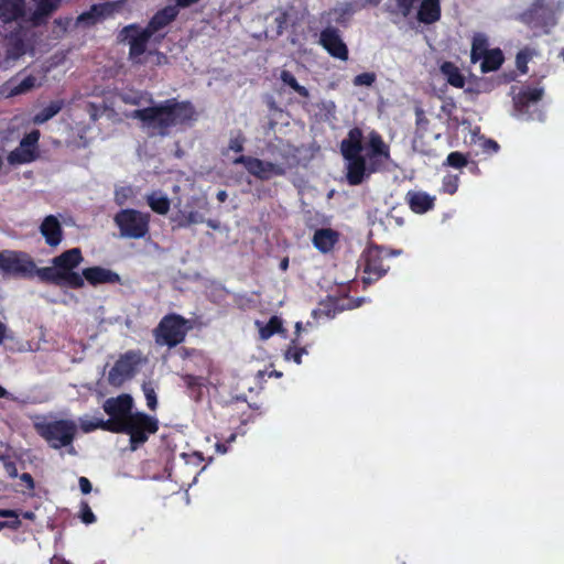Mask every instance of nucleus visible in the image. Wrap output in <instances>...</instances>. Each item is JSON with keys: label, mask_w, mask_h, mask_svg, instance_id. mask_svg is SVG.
<instances>
[{"label": "nucleus", "mask_w": 564, "mask_h": 564, "mask_svg": "<svg viewBox=\"0 0 564 564\" xmlns=\"http://www.w3.org/2000/svg\"><path fill=\"white\" fill-rule=\"evenodd\" d=\"M280 78L285 85L290 86L300 96L305 98L310 96L308 90L304 86L300 85L295 77L289 70H282Z\"/></svg>", "instance_id": "f704fd0d"}, {"label": "nucleus", "mask_w": 564, "mask_h": 564, "mask_svg": "<svg viewBox=\"0 0 564 564\" xmlns=\"http://www.w3.org/2000/svg\"><path fill=\"white\" fill-rule=\"evenodd\" d=\"M79 425L85 433H89L98 429L107 431V423L102 419H89L87 416L80 417Z\"/></svg>", "instance_id": "c9c22d12"}, {"label": "nucleus", "mask_w": 564, "mask_h": 564, "mask_svg": "<svg viewBox=\"0 0 564 564\" xmlns=\"http://www.w3.org/2000/svg\"><path fill=\"white\" fill-rule=\"evenodd\" d=\"M295 328H296V333H300L301 332V328H302V323L297 322L295 324Z\"/></svg>", "instance_id": "69168bd1"}, {"label": "nucleus", "mask_w": 564, "mask_h": 564, "mask_svg": "<svg viewBox=\"0 0 564 564\" xmlns=\"http://www.w3.org/2000/svg\"><path fill=\"white\" fill-rule=\"evenodd\" d=\"M545 75L536 78L531 77V82L523 84L518 93L512 97L513 107L519 116L525 117L530 120L543 121L545 112L539 108V104L544 97L545 88L542 85V79Z\"/></svg>", "instance_id": "39448f33"}, {"label": "nucleus", "mask_w": 564, "mask_h": 564, "mask_svg": "<svg viewBox=\"0 0 564 564\" xmlns=\"http://www.w3.org/2000/svg\"><path fill=\"white\" fill-rule=\"evenodd\" d=\"M376 78H377V76L375 73L367 72V73L357 75L354 78L352 83L355 86L370 87L376 82Z\"/></svg>", "instance_id": "79ce46f5"}, {"label": "nucleus", "mask_w": 564, "mask_h": 564, "mask_svg": "<svg viewBox=\"0 0 564 564\" xmlns=\"http://www.w3.org/2000/svg\"><path fill=\"white\" fill-rule=\"evenodd\" d=\"M338 240V234L329 228H322L315 231L313 243L322 252L332 250Z\"/></svg>", "instance_id": "a878e982"}, {"label": "nucleus", "mask_w": 564, "mask_h": 564, "mask_svg": "<svg viewBox=\"0 0 564 564\" xmlns=\"http://www.w3.org/2000/svg\"><path fill=\"white\" fill-rule=\"evenodd\" d=\"M4 467H6V470L7 473L11 476V477H17V468L13 464L11 463H6L4 464Z\"/></svg>", "instance_id": "6e6d98bb"}, {"label": "nucleus", "mask_w": 564, "mask_h": 564, "mask_svg": "<svg viewBox=\"0 0 564 564\" xmlns=\"http://www.w3.org/2000/svg\"><path fill=\"white\" fill-rule=\"evenodd\" d=\"M362 133L359 129H351L348 137L341 141V153L347 161V180L351 185L360 184L365 176L375 171V167L366 166L365 159L360 155Z\"/></svg>", "instance_id": "423d86ee"}, {"label": "nucleus", "mask_w": 564, "mask_h": 564, "mask_svg": "<svg viewBox=\"0 0 564 564\" xmlns=\"http://www.w3.org/2000/svg\"><path fill=\"white\" fill-rule=\"evenodd\" d=\"M142 390L147 400V405L151 410H155L158 405L155 387L152 382H148L142 386Z\"/></svg>", "instance_id": "58836bf2"}, {"label": "nucleus", "mask_w": 564, "mask_h": 564, "mask_svg": "<svg viewBox=\"0 0 564 564\" xmlns=\"http://www.w3.org/2000/svg\"><path fill=\"white\" fill-rule=\"evenodd\" d=\"M459 177L458 175L448 174L443 178V191L447 194L453 195L458 188Z\"/></svg>", "instance_id": "ea45409f"}, {"label": "nucleus", "mask_w": 564, "mask_h": 564, "mask_svg": "<svg viewBox=\"0 0 564 564\" xmlns=\"http://www.w3.org/2000/svg\"><path fill=\"white\" fill-rule=\"evenodd\" d=\"M25 45L22 40H13L10 42L7 50L6 66H9L11 62L17 61L20 56L25 54Z\"/></svg>", "instance_id": "473e14b6"}, {"label": "nucleus", "mask_w": 564, "mask_h": 564, "mask_svg": "<svg viewBox=\"0 0 564 564\" xmlns=\"http://www.w3.org/2000/svg\"><path fill=\"white\" fill-rule=\"evenodd\" d=\"M143 99H144L143 95H138V94H133V95L124 94V95H122V100L124 102H128V104L141 105Z\"/></svg>", "instance_id": "a18cd8bd"}, {"label": "nucleus", "mask_w": 564, "mask_h": 564, "mask_svg": "<svg viewBox=\"0 0 564 564\" xmlns=\"http://www.w3.org/2000/svg\"><path fill=\"white\" fill-rule=\"evenodd\" d=\"M62 101H53L33 117V122L41 124L53 118L62 109Z\"/></svg>", "instance_id": "2f4dec72"}, {"label": "nucleus", "mask_w": 564, "mask_h": 564, "mask_svg": "<svg viewBox=\"0 0 564 564\" xmlns=\"http://www.w3.org/2000/svg\"><path fill=\"white\" fill-rule=\"evenodd\" d=\"M110 11L108 4L94 6L89 11L84 12L77 19L78 24H94Z\"/></svg>", "instance_id": "c85d7f7f"}, {"label": "nucleus", "mask_w": 564, "mask_h": 564, "mask_svg": "<svg viewBox=\"0 0 564 564\" xmlns=\"http://www.w3.org/2000/svg\"><path fill=\"white\" fill-rule=\"evenodd\" d=\"M20 479L29 489H33L34 482L30 474H22Z\"/></svg>", "instance_id": "3c124183"}, {"label": "nucleus", "mask_w": 564, "mask_h": 564, "mask_svg": "<svg viewBox=\"0 0 564 564\" xmlns=\"http://www.w3.org/2000/svg\"><path fill=\"white\" fill-rule=\"evenodd\" d=\"M40 131L32 130L20 144L9 153L7 160L11 165L28 164L36 160L39 155Z\"/></svg>", "instance_id": "ddd939ff"}, {"label": "nucleus", "mask_w": 564, "mask_h": 564, "mask_svg": "<svg viewBox=\"0 0 564 564\" xmlns=\"http://www.w3.org/2000/svg\"><path fill=\"white\" fill-rule=\"evenodd\" d=\"M534 54V50L530 47H524L517 53L516 66L520 74L524 75L529 72L528 63L530 62Z\"/></svg>", "instance_id": "72a5a7b5"}, {"label": "nucleus", "mask_w": 564, "mask_h": 564, "mask_svg": "<svg viewBox=\"0 0 564 564\" xmlns=\"http://www.w3.org/2000/svg\"><path fill=\"white\" fill-rule=\"evenodd\" d=\"M23 518L25 519H29V520H33L35 518V514L31 511H26L23 513Z\"/></svg>", "instance_id": "e2e57ef3"}, {"label": "nucleus", "mask_w": 564, "mask_h": 564, "mask_svg": "<svg viewBox=\"0 0 564 564\" xmlns=\"http://www.w3.org/2000/svg\"><path fill=\"white\" fill-rule=\"evenodd\" d=\"M446 163L452 167L459 169L467 164V159L460 152H452L448 154Z\"/></svg>", "instance_id": "a19ab883"}, {"label": "nucleus", "mask_w": 564, "mask_h": 564, "mask_svg": "<svg viewBox=\"0 0 564 564\" xmlns=\"http://www.w3.org/2000/svg\"><path fill=\"white\" fill-rule=\"evenodd\" d=\"M176 2V8L177 7H181V8H186V7H189L191 4H194L196 2H198L199 0H174Z\"/></svg>", "instance_id": "5fc2aeb1"}, {"label": "nucleus", "mask_w": 564, "mask_h": 564, "mask_svg": "<svg viewBox=\"0 0 564 564\" xmlns=\"http://www.w3.org/2000/svg\"><path fill=\"white\" fill-rule=\"evenodd\" d=\"M234 163L243 165L251 175L263 181L284 174L282 165L252 156L240 155Z\"/></svg>", "instance_id": "4468645a"}, {"label": "nucleus", "mask_w": 564, "mask_h": 564, "mask_svg": "<svg viewBox=\"0 0 564 564\" xmlns=\"http://www.w3.org/2000/svg\"><path fill=\"white\" fill-rule=\"evenodd\" d=\"M398 12L402 14V17H408L412 10L414 0H395Z\"/></svg>", "instance_id": "c03bdc74"}, {"label": "nucleus", "mask_w": 564, "mask_h": 564, "mask_svg": "<svg viewBox=\"0 0 564 564\" xmlns=\"http://www.w3.org/2000/svg\"><path fill=\"white\" fill-rule=\"evenodd\" d=\"M488 39L480 33L473 37L470 61L473 64H480L481 73H488L494 69V53L488 48Z\"/></svg>", "instance_id": "dca6fc26"}, {"label": "nucleus", "mask_w": 564, "mask_h": 564, "mask_svg": "<svg viewBox=\"0 0 564 564\" xmlns=\"http://www.w3.org/2000/svg\"><path fill=\"white\" fill-rule=\"evenodd\" d=\"M191 328L189 321L184 317L176 314L167 315L155 328V340L159 345L174 347L184 340Z\"/></svg>", "instance_id": "1a4fd4ad"}, {"label": "nucleus", "mask_w": 564, "mask_h": 564, "mask_svg": "<svg viewBox=\"0 0 564 564\" xmlns=\"http://www.w3.org/2000/svg\"><path fill=\"white\" fill-rule=\"evenodd\" d=\"M84 258L79 248H73L64 251L52 259V265L40 268L37 278L42 282L67 286L70 289H80L84 286V279L80 273L74 271Z\"/></svg>", "instance_id": "7ed1b4c3"}, {"label": "nucleus", "mask_w": 564, "mask_h": 564, "mask_svg": "<svg viewBox=\"0 0 564 564\" xmlns=\"http://www.w3.org/2000/svg\"><path fill=\"white\" fill-rule=\"evenodd\" d=\"M319 43L335 58L346 61L348 50L343 42L338 31L334 28H327L321 33Z\"/></svg>", "instance_id": "a211bd4d"}, {"label": "nucleus", "mask_w": 564, "mask_h": 564, "mask_svg": "<svg viewBox=\"0 0 564 564\" xmlns=\"http://www.w3.org/2000/svg\"><path fill=\"white\" fill-rule=\"evenodd\" d=\"M177 13V8L174 6H169L164 8L152 18L151 22L149 23L145 30L153 35L155 32L160 31L161 29L166 26L171 21H173Z\"/></svg>", "instance_id": "b1692460"}, {"label": "nucleus", "mask_w": 564, "mask_h": 564, "mask_svg": "<svg viewBox=\"0 0 564 564\" xmlns=\"http://www.w3.org/2000/svg\"><path fill=\"white\" fill-rule=\"evenodd\" d=\"M113 221L122 238L140 239L149 231L150 214L127 208L117 213Z\"/></svg>", "instance_id": "6e6552de"}, {"label": "nucleus", "mask_w": 564, "mask_h": 564, "mask_svg": "<svg viewBox=\"0 0 564 564\" xmlns=\"http://www.w3.org/2000/svg\"><path fill=\"white\" fill-rule=\"evenodd\" d=\"M520 20L532 29H547L556 23L554 11L546 0H534L521 13Z\"/></svg>", "instance_id": "f8f14e48"}, {"label": "nucleus", "mask_w": 564, "mask_h": 564, "mask_svg": "<svg viewBox=\"0 0 564 564\" xmlns=\"http://www.w3.org/2000/svg\"><path fill=\"white\" fill-rule=\"evenodd\" d=\"M46 72H42L40 76L29 75L19 83L11 80L8 83L9 96L25 94L35 87H40L45 80Z\"/></svg>", "instance_id": "4be33fe9"}, {"label": "nucleus", "mask_w": 564, "mask_h": 564, "mask_svg": "<svg viewBox=\"0 0 564 564\" xmlns=\"http://www.w3.org/2000/svg\"><path fill=\"white\" fill-rule=\"evenodd\" d=\"M516 77H517V74L514 72H512L509 75L500 74V75L496 76V82L498 84H507V83H510V82L514 80Z\"/></svg>", "instance_id": "de8ad7c7"}, {"label": "nucleus", "mask_w": 564, "mask_h": 564, "mask_svg": "<svg viewBox=\"0 0 564 564\" xmlns=\"http://www.w3.org/2000/svg\"><path fill=\"white\" fill-rule=\"evenodd\" d=\"M271 376H274L275 378H280V377L282 376V373H281V372H279V371H273V372L271 373Z\"/></svg>", "instance_id": "774afa93"}, {"label": "nucleus", "mask_w": 564, "mask_h": 564, "mask_svg": "<svg viewBox=\"0 0 564 564\" xmlns=\"http://www.w3.org/2000/svg\"><path fill=\"white\" fill-rule=\"evenodd\" d=\"M216 451L220 454H226L228 449L224 444L217 443Z\"/></svg>", "instance_id": "bf43d9fd"}, {"label": "nucleus", "mask_w": 564, "mask_h": 564, "mask_svg": "<svg viewBox=\"0 0 564 564\" xmlns=\"http://www.w3.org/2000/svg\"><path fill=\"white\" fill-rule=\"evenodd\" d=\"M406 200L414 213L424 214L433 208L435 197L422 191H410Z\"/></svg>", "instance_id": "5701e85b"}, {"label": "nucleus", "mask_w": 564, "mask_h": 564, "mask_svg": "<svg viewBox=\"0 0 564 564\" xmlns=\"http://www.w3.org/2000/svg\"><path fill=\"white\" fill-rule=\"evenodd\" d=\"M229 149L235 152H241L243 150V139L239 135L232 138L229 142Z\"/></svg>", "instance_id": "49530a36"}, {"label": "nucleus", "mask_w": 564, "mask_h": 564, "mask_svg": "<svg viewBox=\"0 0 564 564\" xmlns=\"http://www.w3.org/2000/svg\"><path fill=\"white\" fill-rule=\"evenodd\" d=\"M80 519L85 524H91L96 521V517L88 503L83 502L80 507Z\"/></svg>", "instance_id": "37998d69"}, {"label": "nucleus", "mask_w": 564, "mask_h": 564, "mask_svg": "<svg viewBox=\"0 0 564 564\" xmlns=\"http://www.w3.org/2000/svg\"><path fill=\"white\" fill-rule=\"evenodd\" d=\"M369 147L373 158H383L386 160L389 158V148L378 133L370 132Z\"/></svg>", "instance_id": "7c9ffc66"}, {"label": "nucleus", "mask_w": 564, "mask_h": 564, "mask_svg": "<svg viewBox=\"0 0 564 564\" xmlns=\"http://www.w3.org/2000/svg\"><path fill=\"white\" fill-rule=\"evenodd\" d=\"M184 381L188 387L200 386V379L193 376H185Z\"/></svg>", "instance_id": "603ef678"}, {"label": "nucleus", "mask_w": 564, "mask_h": 564, "mask_svg": "<svg viewBox=\"0 0 564 564\" xmlns=\"http://www.w3.org/2000/svg\"><path fill=\"white\" fill-rule=\"evenodd\" d=\"M207 226L213 228V229H218V223H216L215 220H207L206 221Z\"/></svg>", "instance_id": "680f3d73"}, {"label": "nucleus", "mask_w": 564, "mask_h": 564, "mask_svg": "<svg viewBox=\"0 0 564 564\" xmlns=\"http://www.w3.org/2000/svg\"><path fill=\"white\" fill-rule=\"evenodd\" d=\"M388 256L387 251L379 248H369L365 254V276L364 281L370 283L373 280L382 276L388 267H384L382 259Z\"/></svg>", "instance_id": "f3484780"}, {"label": "nucleus", "mask_w": 564, "mask_h": 564, "mask_svg": "<svg viewBox=\"0 0 564 564\" xmlns=\"http://www.w3.org/2000/svg\"><path fill=\"white\" fill-rule=\"evenodd\" d=\"M217 199L221 203L225 202L227 199V193L225 191H219L217 193Z\"/></svg>", "instance_id": "052dcab7"}, {"label": "nucleus", "mask_w": 564, "mask_h": 564, "mask_svg": "<svg viewBox=\"0 0 564 564\" xmlns=\"http://www.w3.org/2000/svg\"><path fill=\"white\" fill-rule=\"evenodd\" d=\"M40 232L47 246L56 248L63 240V229L54 215L46 216L40 225Z\"/></svg>", "instance_id": "412c9836"}, {"label": "nucleus", "mask_w": 564, "mask_h": 564, "mask_svg": "<svg viewBox=\"0 0 564 564\" xmlns=\"http://www.w3.org/2000/svg\"><path fill=\"white\" fill-rule=\"evenodd\" d=\"M35 10L26 14L23 0H0V19L4 22L28 18L34 24H39L43 18L54 12L62 0H32Z\"/></svg>", "instance_id": "0eeeda50"}, {"label": "nucleus", "mask_w": 564, "mask_h": 564, "mask_svg": "<svg viewBox=\"0 0 564 564\" xmlns=\"http://www.w3.org/2000/svg\"><path fill=\"white\" fill-rule=\"evenodd\" d=\"M381 0H366V3H369V4H372V6H377L380 3Z\"/></svg>", "instance_id": "0e129e2a"}, {"label": "nucleus", "mask_w": 564, "mask_h": 564, "mask_svg": "<svg viewBox=\"0 0 564 564\" xmlns=\"http://www.w3.org/2000/svg\"><path fill=\"white\" fill-rule=\"evenodd\" d=\"M130 117L138 119L149 133L164 135L169 128L192 121L195 118V110L189 102L170 99L137 109Z\"/></svg>", "instance_id": "f03ea898"}, {"label": "nucleus", "mask_w": 564, "mask_h": 564, "mask_svg": "<svg viewBox=\"0 0 564 564\" xmlns=\"http://www.w3.org/2000/svg\"><path fill=\"white\" fill-rule=\"evenodd\" d=\"M0 517L2 518H18L19 513L15 510L0 509Z\"/></svg>", "instance_id": "864d4df0"}, {"label": "nucleus", "mask_w": 564, "mask_h": 564, "mask_svg": "<svg viewBox=\"0 0 564 564\" xmlns=\"http://www.w3.org/2000/svg\"><path fill=\"white\" fill-rule=\"evenodd\" d=\"M208 209V200L205 194L192 196L187 203L177 209L173 220L178 227H188L205 223L204 212Z\"/></svg>", "instance_id": "9b49d317"}, {"label": "nucleus", "mask_w": 564, "mask_h": 564, "mask_svg": "<svg viewBox=\"0 0 564 564\" xmlns=\"http://www.w3.org/2000/svg\"><path fill=\"white\" fill-rule=\"evenodd\" d=\"M306 354L307 350L305 348H299L295 345V340H293L292 345L284 352V359L288 361L293 360L296 365H300L302 362V356Z\"/></svg>", "instance_id": "e433bc0d"}, {"label": "nucleus", "mask_w": 564, "mask_h": 564, "mask_svg": "<svg viewBox=\"0 0 564 564\" xmlns=\"http://www.w3.org/2000/svg\"><path fill=\"white\" fill-rule=\"evenodd\" d=\"M149 207L159 215H166L170 210L171 202L162 191H153L145 196Z\"/></svg>", "instance_id": "bb28decb"}, {"label": "nucleus", "mask_w": 564, "mask_h": 564, "mask_svg": "<svg viewBox=\"0 0 564 564\" xmlns=\"http://www.w3.org/2000/svg\"><path fill=\"white\" fill-rule=\"evenodd\" d=\"M503 62H505L503 52L499 47H496V72L499 70V68Z\"/></svg>", "instance_id": "8fccbe9b"}, {"label": "nucleus", "mask_w": 564, "mask_h": 564, "mask_svg": "<svg viewBox=\"0 0 564 564\" xmlns=\"http://www.w3.org/2000/svg\"><path fill=\"white\" fill-rule=\"evenodd\" d=\"M6 332H7L6 325L2 322H0V344L3 341V339L6 337Z\"/></svg>", "instance_id": "13d9d810"}, {"label": "nucleus", "mask_w": 564, "mask_h": 564, "mask_svg": "<svg viewBox=\"0 0 564 564\" xmlns=\"http://www.w3.org/2000/svg\"><path fill=\"white\" fill-rule=\"evenodd\" d=\"M440 70L446 82L456 88H463L465 86V77L460 73L459 68L451 62L442 63Z\"/></svg>", "instance_id": "cd10ccee"}, {"label": "nucleus", "mask_w": 564, "mask_h": 564, "mask_svg": "<svg viewBox=\"0 0 564 564\" xmlns=\"http://www.w3.org/2000/svg\"><path fill=\"white\" fill-rule=\"evenodd\" d=\"M9 525H7L8 528H12V529H18L21 524V521L19 520V517L15 519L13 518V520L11 521H8Z\"/></svg>", "instance_id": "4d7b16f0"}, {"label": "nucleus", "mask_w": 564, "mask_h": 564, "mask_svg": "<svg viewBox=\"0 0 564 564\" xmlns=\"http://www.w3.org/2000/svg\"><path fill=\"white\" fill-rule=\"evenodd\" d=\"M134 197V191L131 186H122L115 192V202L118 205H124Z\"/></svg>", "instance_id": "4c0bfd02"}, {"label": "nucleus", "mask_w": 564, "mask_h": 564, "mask_svg": "<svg viewBox=\"0 0 564 564\" xmlns=\"http://www.w3.org/2000/svg\"><path fill=\"white\" fill-rule=\"evenodd\" d=\"M256 325L259 329L260 338L263 340L270 338L276 333L283 332L282 321L276 316L271 317V319L265 325L260 322H257Z\"/></svg>", "instance_id": "c756f323"}, {"label": "nucleus", "mask_w": 564, "mask_h": 564, "mask_svg": "<svg viewBox=\"0 0 564 564\" xmlns=\"http://www.w3.org/2000/svg\"><path fill=\"white\" fill-rule=\"evenodd\" d=\"M102 409L109 416L108 420H105L107 431L129 435L132 451L145 443L149 435L158 431L155 417L143 412L132 411L133 399L129 394L107 399Z\"/></svg>", "instance_id": "f257e3e1"}, {"label": "nucleus", "mask_w": 564, "mask_h": 564, "mask_svg": "<svg viewBox=\"0 0 564 564\" xmlns=\"http://www.w3.org/2000/svg\"><path fill=\"white\" fill-rule=\"evenodd\" d=\"M0 269L8 274L31 278L37 276L40 268L28 253L4 250L0 252Z\"/></svg>", "instance_id": "9d476101"}, {"label": "nucleus", "mask_w": 564, "mask_h": 564, "mask_svg": "<svg viewBox=\"0 0 564 564\" xmlns=\"http://www.w3.org/2000/svg\"><path fill=\"white\" fill-rule=\"evenodd\" d=\"M140 361L141 355L138 352L130 351L123 355L109 371V382L116 387L121 386L135 373Z\"/></svg>", "instance_id": "2eb2a0df"}, {"label": "nucleus", "mask_w": 564, "mask_h": 564, "mask_svg": "<svg viewBox=\"0 0 564 564\" xmlns=\"http://www.w3.org/2000/svg\"><path fill=\"white\" fill-rule=\"evenodd\" d=\"M6 394H7L6 389L0 386V398L4 397Z\"/></svg>", "instance_id": "338daca9"}, {"label": "nucleus", "mask_w": 564, "mask_h": 564, "mask_svg": "<svg viewBox=\"0 0 564 564\" xmlns=\"http://www.w3.org/2000/svg\"><path fill=\"white\" fill-rule=\"evenodd\" d=\"M80 275L83 276L84 282L87 281L90 285L94 286L98 284H115L120 282V276L118 273L102 267L86 268L83 270Z\"/></svg>", "instance_id": "aec40b11"}, {"label": "nucleus", "mask_w": 564, "mask_h": 564, "mask_svg": "<svg viewBox=\"0 0 564 564\" xmlns=\"http://www.w3.org/2000/svg\"><path fill=\"white\" fill-rule=\"evenodd\" d=\"M33 426L35 431L42 436L53 448H62L72 446V443L77 433V424L73 420H48L44 415H33ZM70 447V453H73Z\"/></svg>", "instance_id": "20e7f679"}, {"label": "nucleus", "mask_w": 564, "mask_h": 564, "mask_svg": "<svg viewBox=\"0 0 564 564\" xmlns=\"http://www.w3.org/2000/svg\"><path fill=\"white\" fill-rule=\"evenodd\" d=\"M78 482H79L80 491L84 495H87L91 491V484L86 477H80Z\"/></svg>", "instance_id": "09e8293b"}, {"label": "nucleus", "mask_w": 564, "mask_h": 564, "mask_svg": "<svg viewBox=\"0 0 564 564\" xmlns=\"http://www.w3.org/2000/svg\"><path fill=\"white\" fill-rule=\"evenodd\" d=\"M441 17V7L438 0H422L417 11L420 22L431 24L436 22Z\"/></svg>", "instance_id": "393cba45"}, {"label": "nucleus", "mask_w": 564, "mask_h": 564, "mask_svg": "<svg viewBox=\"0 0 564 564\" xmlns=\"http://www.w3.org/2000/svg\"><path fill=\"white\" fill-rule=\"evenodd\" d=\"M126 37L129 39L130 56L135 62H141L140 57L144 54L147 42L152 36L145 29L139 31L134 26L124 29Z\"/></svg>", "instance_id": "6ab92c4d"}]
</instances>
